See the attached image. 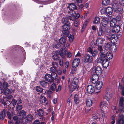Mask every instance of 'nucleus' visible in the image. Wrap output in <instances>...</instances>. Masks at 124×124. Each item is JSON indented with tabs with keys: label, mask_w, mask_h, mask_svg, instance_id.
<instances>
[{
	"label": "nucleus",
	"mask_w": 124,
	"mask_h": 124,
	"mask_svg": "<svg viewBox=\"0 0 124 124\" xmlns=\"http://www.w3.org/2000/svg\"><path fill=\"white\" fill-rule=\"evenodd\" d=\"M100 107L101 108V111L104 112L105 109L107 106V102L105 101L101 102L100 103Z\"/></svg>",
	"instance_id": "15"
},
{
	"label": "nucleus",
	"mask_w": 124,
	"mask_h": 124,
	"mask_svg": "<svg viewBox=\"0 0 124 124\" xmlns=\"http://www.w3.org/2000/svg\"><path fill=\"white\" fill-rule=\"evenodd\" d=\"M69 9L70 10V12L73 13L75 12L74 10L77 9L76 6L74 3H71L68 6Z\"/></svg>",
	"instance_id": "22"
},
{
	"label": "nucleus",
	"mask_w": 124,
	"mask_h": 124,
	"mask_svg": "<svg viewBox=\"0 0 124 124\" xmlns=\"http://www.w3.org/2000/svg\"><path fill=\"white\" fill-rule=\"evenodd\" d=\"M6 113H7L8 118L9 119L11 120L12 116L13 115H12L9 112L7 111L6 110L4 109L0 113V119L1 120H3L6 116Z\"/></svg>",
	"instance_id": "4"
},
{
	"label": "nucleus",
	"mask_w": 124,
	"mask_h": 124,
	"mask_svg": "<svg viewBox=\"0 0 124 124\" xmlns=\"http://www.w3.org/2000/svg\"><path fill=\"white\" fill-rule=\"evenodd\" d=\"M62 23L64 24H70V23L69 21V19L67 18H63L61 21Z\"/></svg>",
	"instance_id": "33"
},
{
	"label": "nucleus",
	"mask_w": 124,
	"mask_h": 124,
	"mask_svg": "<svg viewBox=\"0 0 124 124\" xmlns=\"http://www.w3.org/2000/svg\"><path fill=\"white\" fill-rule=\"evenodd\" d=\"M61 46L59 43H57L55 46V47L56 48H60L61 47Z\"/></svg>",
	"instance_id": "63"
},
{
	"label": "nucleus",
	"mask_w": 124,
	"mask_h": 124,
	"mask_svg": "<svg viewBox=\"0 0 124 124\" xmlns=\"http://www.w3.org/2000/svg\"><path fill=\"white\" fill-rule=\"evenodd\" d=\"M2 83L0 82V94L3 93L4 91V89L3 87H2Z\"/></svg>",
	"instance_id": "58"
},
{
	"label": "nucleus",
	"mask_w": 124,
	"mask_h": 124,
	"mask_svg": "<svg viewBox=\"0 0 124 124\" xmlns=\"http://www.w3.org/2000/svg\"><path fill=\"white\" fill-rule=\"evenodd\" d=\"M45 80L48 82H53V80L51 78V75L49 74H46L45 76Z\"/></svg>",
	"instance_id": "25"
},
{
	"label": "nucleus",
	"mask_w": 124,
	"mask_h": 124,
	"mask_svg": "<svg viewBox=\"0 0 124 124\" xmlns=\"http://www.w3.org/2000/svg\"><path fill=\"white\" fill-rule=\"evenodd\" d=\"M80 60L78 58L74 60L72 64V67L73 68H75L79 65Z\"/></svg>",
	"instance_id": "12"
},
{
	"label": "nucleus",
	"mask_w": 124,
	"mask_h": 124,
	"mask_svg": "<svg viewBox=\"0 0 124 124\" xmlns=\"http://www.w3.org/2000/svg\"><path fill=\"white\" fill-rule=\"evenodd\" d=\"M121 92V95L124 96V88H122ZM118 106L124 107V96L120 97L118 103Z\"/></svg>",
	"instance_id": "9"
},
{
	"label": "nucleus",
	"mask_w": 124,
	"mask_h": 124,
	"mask_svg": "<svg viewBox=\"0 0 124 124\" xmlns=\"http://www.w3.org/2000/svg\"><path fill=\"white\" fill-rule=\"evenodd\" d=\"M108 20V18H103L102 20L101 25V26H105L106 27H107V25L109 21Z\"/></svg>",
	"instance_id": "24"
},
{
	"label": "nucleus",
	"mask_w": 124,
	"mask_h": 124,
	"mask_svg": "<svg viewBox=\"0 0 124 124\" xmlns=\"http://www.w3.org/2000/svg\"><path fill=\"white\" fill-rule=\"evenodd\" d=\"M98 63H101L104 68H106L108 66L109 64V61L108 59H105L102 61V62H98Z\"/></svg>",
	"instance_id": "20"
},
{
	"label": "nucleus",
	"mask_w": 124,
	"mask_h": 124,
	"mask_svg": "<svg viewBox=\"0 0 124 124\" xmlns=\"http://www.w3.org/2000/svg\"><path fill=\"white\" fill-rule=\"evenodd\" d=\"M83 61L84 63H92L93 62V58L92 55L87 53L85 54L84 56Z\"/></svg>",
	"instance_id": "6"
},
{
	"label": "nucleus",
	"mask_w": 124,
	"mask_h": 124,
	"mask_svg": "<svg viewBox=\"0 0 124 124\" xmlns=\"http://www.w3.org/2000/svg\"><path fill=\"white\" fill-rule=\"evenodd\" d=\"M22 108V106L21 105L17 103L16 107V110L17 112L20 111Z\"/></svg>",
	"instance_id": "39"
},
{
	"label": "nucleus",
	"mask_w": 124,
	"mask_h": 124,
	"mask_svg": "<svg viewBox=\"0 0 124 124\" xmlns=\"http://www.w3.org/2000/svg\"><path fill=\"white\" fill-rule=\"evenodd\" d=\"M69 36H67L69 38V41L71 42L73 41L74 39V36L73 35H71V34H69Z\"/></svg>",
	"instance_id": "52"
},
{
	"label": "nucleus",
	"mask_w": 124,
	"mask_h": 124,
	"mask_svg": "<svg viewBox=\"0 0 124 124\" xmlns=\"http://www.w3.org/2000/svg\"><path fill=\"white\" fill-rule=\"evenodd\" d=\"M107 27L100 25L98 31H97L98 36H103L108 33Z\"/></svg>",
	"instance_id": "5"
},
{
	"label": "nucleus",
	"mask_w": 124,
	"mask_h": 124,
	"mask_svg": "<svg viewBox=\"0 0 124 124\" xmlns=\"http://www.w3.org/2000/svg\"><path fill=\"white\" fill-rule=\"evenodd\" d=\"M33 116L31 114L27 115L26 117L29 122H31L32 120Z\"/></svg>",
	"instance_id": "42"
},
{
	"label": "nucleus",
	"mask_w": 124,
	"mask_h": 124,
	"mask_svg": "<svg viewBox=\"0 0 124 124\" xmlns=\"http://www.w3.org/2000/svg\"><path fill=\"white\" fill-rule=\"evenodd\" d=\"M56 88V85L55 84L53 83L51 85L50 89L52 91H54Z\"/></svg>",
	"instance_id": "49"
},
{
	"label": "nucleus",
	"mask_w": 124,
	"mask_h": 124,
	"mask_svg": "<svg viewBox=\"0 0 124 124\" xmlns=\"http://www.w3.org/2000/svg\"><path fill=\"white\" fill-rule=\"evenodd\" d=\"M86 91L89 93H92L94 92V87L91 85H89L87 87Z\"/></svg>",
	"instance_id": "18"
},
{
	"label": "nucleus",
	"mask_w": 124,
	"mask_h": 124,
	"mask_svg": "<svg viewBox=\"0 0 124 124\" xmlns=\"http://www.w3.org/2000/svg\"><path fill=\"white\" fill-rule=\"evenodd\" d=\"M74 24L75 27H78V26L80 24V22L79 21L77 20H75L74 21Z\"/></svg>",
	"instance_id": "45"
},
{
	"label": "nucleus",
	"mask_w": 124,
	"mask_h": 124,
	"mask_svg": "<svg viewBox=\"0 0 124 124\" xmlns=\"http://www.w3.org/2000/svg\"><path fill=\"white\" fill-rule=\"evenodd\" d=\"M52 116L51 117V120L52 122H53L54 120V118H55V113L54 111H53L52 112Z\"/></svg>",
	"instance_id": "59"
},
{
	"label": "nucleus",
	"mask_w": 124,
	"mask_h": 124,
	"mask_svg": "<svg viewBox=\"0 0 124 124\" xmlns=\"http://www.w3.org/2000/svg\"><path fill=\"white\" fill-rule=\"evenodd\" d=\"M51 78L53 79V81L54 79H56L57 77V74L55 72H52L51 74Z\"/></svg>",
	"instance_id": "37"
},
{
	"label": "nucleus",
	"mask_w": 124,
	"mask_h": 124,
	"mask_svg": "<svg viewBox=\"0 0 124 124\" xmlns=\"http://www.w3.org/2000/svg\"><path fill=\"white\" fill-rule=\"evenodd\" d=\"M59 42L63 46V49H65L66 47L65 44L66 43V40L65 38L63 37H62L59 39Z\"/></svg>",
	"instance_id": "23"
},
{
	"label": "nucleus",
	"mask_w": 124,
	"mask_h": 124,
	"mask_svg": "<svg viewBox=\"0 0 124 124\" xmlns=\"http://www.w3.org/2000/svg\"><path fill=\"white\" fill-rule=\"evenodd\" d=\"M112 44L109 42H107L106 43L105 48L106 50H110L111 48Z\"/></svg>",
	"instance_id": "32"
},
{
	"label": "nucleus",
	"mask_w": 124,
	"mask_h": 124,
	"mask_svg": "<svg viewBox=\"0 0 124 124\" xmlns=\"http://www.w3.org/2000/svg\"><path fill=\"white\" fill-rule=\"evenodd\" d=\"M87 51L92 55L93 58H95L98 54V52L97 50H94L90 47H89L87 49Z\"/></svg>",
	"instance_id": "10"
},
{
	"label": "nucleus",
	"mask_w": 124,
	"mask_h": 124,
	"mask_svg": "<svg viewBox=\"0 0 124 124\" xmlns=\"http://www.w3.org/2000/svg\"><path fill=\"white\" fill-rule=\"evenodd\" d=\"M93 101L90 99H88L86 101V106L90 107L93 104Z\"/></svg>",
	"instance_id": "31"
},
{
	"label": "nucleus",
	"mask_w": 124,
	"mask_h": 124,
	"mask_svg": "<svg viewBox=\"0 0 124 124\" xmlns=\"http://www.w3.org/2000/svg\"><path fill=\"white\" fill-rule=\"evenodd\" d=\"M119 4L122 6H124V0H120Z\"/></svg>",
	"instance_id": "62"
},
{
	"label": "nucleus",
	"mask_w": 124,
	"mask_h": 124,
	"mask_svg": "<svg viewBox=\"0 0 124 124\" xmlns=\"http://www.w3.org/2000/svg\"><path fill=\"white\" fill-rule=\"evenodd\" d=\"M59 64L61 66H62L63 64V60L62 59H60L59 61Z\"/></svg>",
	"instance_id": "60"
},
{
	"label": "nucleus",
	"mask_w": 124,
	"mask_h": 124,
	"mask_svg": "<svg viewBox=\"0 0 124 124\" xmlns=\"http://www.w3.org/2000/svg\"><path fill=\"white\" fill-rule=\"evenodd\" d=\"M59 53L57 51L54 52L53 55L52 56V58L54 60L57 61L59 59Z\"/></svg>",
	"instance_id": "19"
},
{
	"label": "nucleus",
	"mask_w": 124,
	"mask_h": 124,
	"mask_svg": "<svg viewBox=\"0 0 124 124\" xmlns=\"http://www.w3.org/2000/svg\"><path fill=\"white\" fill-rule=\"evenodd\" d=\"M37 112L38 115L40 117V119H41L42 121H44L45 119L43 116L44 114V110L41 108H40L39 109H37Z\"/></svg>",
	"instance_id": "11"
},
{
	"label": "nucleus",
	"mask_w": 124,
	"mask_h": 124,
	"mask_svg": "<svg viewBox=\"0 0 124 124\" xmlns=\"http://www.w3.org/2000/svg\"><path fill=\"white\" fill-rule=\"evenodd\" d=\"M100 18L98 16H96L93 21V24H98L100 23Z\"/></svg>",
	"instance_id": "29"
},
{
	"label": "nucleus",
	"mask_w": 124,
	"mask_h": 124,
	"mask_svg": "<svg viewBox=\"0 0 124 124\" xmlns=\"http://www.w3.org/2000/svg\"><path fill=\"white\" fill-rule=\"evenodd\" d=\"M39 101L40 103L43 104L45 106L47 105L48 103L46 98L42 95L39 98Z\"/></svg>",
	"instance_id": "13"
},
{
	"label": "nucleus",
	"mask_w": 124,
	"mask_h": 124,
	"mask_svg": "<svg viewBox=\"0 0 124 124\" xmlns=\"http://www.w3.org/2000/svg\"><path fill=\"white\" fill-rule=\"evenodd\" d=\"M101 8V10H100V12L102 14H105L106 13V8H105L104 7H102Z\"/></svg>",
	"instance_id": "51"
},
{
	"label": "nucleus",
	"mask_w": 124,
	"mask_h": 124,
	"mask_svg": "<svg viewBox=\"0 0 124 124\" xmlns=\"http://www.w3.org/2000/svg\"><path fill=\"white\" fill-rule=\"evenodd\" d=\"M119 108L120 112L117 123L118 124H124V107H119Z\"/></svg>",
	"instance_id": "3"
},
{
	"label": "nucleus",
	"mask_w": 124,
	"mask_h": 124,
	"mask_svg": "<svg viewBox=\"0 0 124 124\" xmlns=\"http://www.w3.org/2000/svg\"><path fill=\"white\" fill-rule=\"evenodd\" d=\"M116 22L115 19L114 18L112 19L111 20L110 22V27H113L115 26L116 25Z\"/></svg>",
	"instance_id": "30"
},
{
	"label": "nucleus",
	"mask_w": 124,
	"mask_h": 124,
	"mask_svg": "<svg viewBox=\"0 0 124 124\" xmlns=\"http://www.w3.org/2000/svg\"><path fill=\"white\" fill-rule=\"evenodd\" d=\"M96 82L97 83L95 85L96 89L97 90H100L102 86V82L101 81H99Z\"/></svg>",
	"instance_id": "26"
},
{
	"label": "nucleus",
	"mask_w": 124,
	"mask_h": 124,
	"mask_svg": "<svg viewBox=\"0 0 124 124\" xmlns=\"http://www.w3.org/2000/svg\"><path fill=\"white\" fill-rule=\"evenodd\" d=\"M9 100V99L8 97H6L4 98L2 100V103L4 106L6 105L7 104L6 102Z\"/></svg>",
	"instance_id": "35"
},
{
	"label": "nucleus",
	"mask_w": 124,
	"mask_h": 124,
	"mask_svg": "<svg viewBox=\"0 0 124 124\" xmlns=\"http://www.w3.org/2000/svg\"><path fill=\"white\" fill-rule=\"evenodd\" d=\"M104 98L107 101H109L110 99V96L109 94H106L104 96Z\"/></svg>",
	"instance_id": "55"
},
{
	"label": "nucleus",
	"mask_w": 124,
	"mask_h": 124,
	"mask_svg": "<svg viewBox=\"0 0 124 124\" xmlns=\"http://www.w3.org/2000/svg\"><path fill=\"white\" fill-rule=\"evenodd\" d=\"M13 120L15 121L14 124H20V122L18 119V118L17 116H14L13 118Z\"/></svg>",
	"instance_id": "36"
},
{
	"label": "nucleus",
	"mask_w": 124,
	"mask_h": 124,
	"mask_svg": "<svg viewBox=\"0 0 124 124\" xmlns=\"http://www.w3.org/2000/svg\"><path fill=\"white\" fill-rule=\"evenodd\" d=\"M40 122L38 120H36L34 122L33 124H40Z\"/></svg>",
	"instance_id": "64"
},
{
	"label": "nucleus",
	"mask_w": 124,
	"mask_h": 124,
	"mask_svg": "<svg viewBox=\"0 0 124 124\" xmlns=\"http://www.w3.org/2000/svg\"><path fill=\"white\" fill-rule=\"evenodd\" d=\"M55 63H56L53 62L52 63V65L53 66L50 68L51 71L52 72H55L57 70L56 69V67L54 66V65Z\"/></svg>",
	"instance_id": "40"
},
{
	"label": "nucleus",
	"mask_w": 124,
	"mask_h": 124,
	"mask_svg": "<svg viewBox=\"0 0 124 124\" xmlns=\"http://www.w3.org/2000/svg\"><path fill=\"white\" fill-rule=\"evenodd\" d=\"M110 1V0H103L102 4L105 6L109 4Z\"/></svg>",
	"instance_id": "46"
},
{
	"label": "nucleus",
	"mask_w": 124,
	"mask_h": 124,
	"mask_svg": "<svg viewBox=\"0 0 124 124\" xmlns=\"http://www.w3.org/2000/svg\"><path fill=\"white\" fill-rule=\"evenodd\" d=\"M113 27L112 32L114 33H118L120 31V27L117 24Z\"/></svg>",
	"instance_id": "21"
},
{
	"label": "nucleus",
	"mask_w": 124,
	"mask_h": 124,
	"mask_svg": "<svg viewBox=\"0 0 124 124\" xmlns=\"http://www.w3.org/2000/svg\"><path fill=\"white\" fill-rule=\"evenodd\" d=\"M115 19H116V21L117 22V21H120L121 19V18L120 16H118L116 17V18Z\"/></svg>",
	"instance_id": "61"
},
{
	"label": "nucleus",
	"mask_w": 124,
	"mask_h": 124,
	"mask_svg": "<svg viewBox=\"0 0 124 124\" xmlns=\"http://www.w3.org/2000/svg\"><path fill=\"white\" fill-rule=\"evenodd\" d=\"M35 89L37 92L40 93H42L43 90V88L39 86H36Z\"/></svg>",
	"instance_id": "41"
},
{
	"label": "nucleus",
	"mask_w": 124,
	"mask_h": 124,
	"mask_svg": "<svg viewBox=\"0 0 124 124\" xmlns=\"http://www.w3.org/2000/svg\"><path fill=\"white\" fill-rule=\"evenodd\" d=\"M121 83L120 82L119 83L118 88H121L122 87V85L123 84L124 82V76H123L121 79Z\"/></svg>",
	"instance_id": "44"
},
{
	"label": "nucleus",
	"mask_w": 124,
	"mask_h": 124,
	"mask_svg": "<svg viewBox=\"0 0 124 124\" xmlns=\"http://www.w3.org/2000/svg\"><path fill=\"white\" fill-rule=\"evenodd\" d=\"M107 39L111 41V43L114 44L116 43L117 41V40H116L115 37L114 35L113 34L111 36H109L108 37H107Z\"/></svg>",
	"instance_id": "16"
},
{
	"label": "nucleus",
	"mask_w": 124,
	"mask_h": 124,
	"mask_svg": "<svg viewBox=\"0 0 124 124\" xmlns=\"http://www.w3.org/2000/svg\"><path fill=\"white\" fill-rule=\"evenodd\" d=\"M64 54L67 57L70 58L72 56V54L70 51L68 52L66 50H65L64 52Z\"/></svg>",
	"instance_id": "34"
},
{
	"label": "nucleus",
	"mask_w": 124,
	"mask_h": 124,
	"mask_svg": "<svg viewBox=\"0 0 124 124\" xmlns=\"http://www.w3.org/2000/svg\"><path fill=\"white\" fill-rule=\"evenodd\" d=\"M96 40L97 45H101L102 44L103 42L105 41V39L104 38L97 37Z\"/></svg>",
	"instance_id": "17"
},
{
	"label": "nucleus",
	"mask_w": 124,
	"mask_h": 124,
	"mask_svg": "<svg viewBox=\"0 0 124 124\" xmlns=\"http://www.w3.org/2000/svg\"><path fill=\"white\" fill-rule=\"evenodd\" d=\"M98 46L97 49L99 51H100V53H101V52L103 51L102 47V45H97Z\"/></svg>",
	"instance_id": "54"
},
{
	"label": "nucleus",
	"mask_w": 124,
	"mask_h": 124,
	"mask_svg": "<svg viewBox=\"0 0 124 124\" xmlns=\"http://www.w3.org/2000/svg\"><path fill=\"white\" fill-rule=\"evenodd\" d=\"M79 80L78 78L75 77L73 79L72 84L70 86V90L71 93L73 91L78 90L79 88L78 83Z\"/></svg>",
	"instance_id": "2"
},
{
	"label": "nucleus",
	"mask_w": 124,
	"mask_h": 124,
	"mask_svg": "<svg viewBox=\"0 0 124 124\" xmlns=\"http://www.w3.org/2000/svg\"><path fill=\"white\" fill-rule=\"evenodd\" d=\"M22 121L23 123L25 124H26L29 122L26 117L22 119Z\"/></svg>",
	"instance_id": "56"
},
{
	"label": "nucleus",
	"mask_w": 124,
	"mask_h": 124,
	"mask_svg": "<svg viewBox=\"0 0 124 124\" xmlns=\"http://www.w3.org/2000/svg\"><path fill=\"white\" fill-rule=\"evenodd\" d=\"M39 83L42 87H45L47 85V83L44 81H40Z\"/></svg>",
	"instance_id": "43"
},
{
	"label": "nucleus",
	"mask_w": 124,
	"mask_h": 124,
	"mask_svg": "<svg viewBox=\"0 0 124 124\" xmlns=\"http://www.w3.org/2000/svg\"><path fill=\"white\" fill-rule=\"evenodd\" d=\"M70 24H64L62 26L63 29L62 32L64 35L66 36H69V31L70 28Z\"/></svg>",
	"instance_id": "8"
},
{
	"label": "nucleus",
	"mask_w": 124,
	"mask_h": 124,
	"mask_svg": "<svg viewBox=\"0 0 124 124\" xmlns=\"http://www.w3.org/2000/svg\"><path fill=\"white\" fill-rule=\"evenodd\" d=\"M106 57L109 59H111L113 56V55L110 52H108L106 53Z\"/></svg>",
	"instance_id": "38"
},
{
	"label": "nucleus",
	"mask_w": 124,
	"mask_h": 124,
	"mask_svg": "<svg viewBox=\"0 0 124 124\" xmlns=\"http://www.w3.org/2000/svg\"><path fill=\"white\" fill-rule=\"evenodd\" d=\"M113 9L111 7H108L106 8V10H105L106 14L108 16L111 15L112 13Z\"/></svg>",
	"instance_id": "27"
},
{
	"label": "nucleus",
	"mask_w": 124,
	"mask_h": 124,
	"mask_svg": "<svg viewBox=\"0 0 124 124\" xmlns=\"http://www.w3.org/2000/svg\"><path fill=\"white\" fill-rule=\"evenodd\" d=\"M92 118L93 119V120L95 122L97 121V119H98V117L97 115L95 114H93V115Z\"/></svg>",
	"instance_id": "53"
},
{
	"label": "nucleus",
	"mask_w": 124,
	"mask_h": 124,
	"mask_svg": "<svg viewBox=\"0 0 124 124\" xmlns=\"http://www.w3.org/2000/svg\"><path fill=\"white\" fill-rule=\"evenodd\" d=\"M102 69L99 66L96 67L92 72V76L91 81L93 84H95L99 80V76L100 75L102 71Z\"/></svg>",
	"instance_id": "1"
},
{
	"label": "nucleus",
	"mask_w": 124,
	"mask_h": 124,
	"mask_svg": "<svg viewBox=\"0 0 124 124\" xmlns=\"http://www.w3.org/2000/svg\"><path fill=\"white\" fill-rule=\"evenodd\" d=\"M17 101L15 99H13L12 100V105L13 106V107L12 108H14L16 104Z\"/></svg>",
	"instance_id": "48"
},
{
	"label": "nucleus",
	"mask_w": 124,
	"mask_h": 124,
	"mask_svg": "<svg viewBox=\"0 0 124 124\" xmlns=\"http://www.w3.org/2000/svg\"><path fill=\"white\" fill-rule=\"evenodd\" d=\"M112 7L115 12H118L120 14L123 13V8L117 3H114L112 5Z\"/></svg>",
	"instance_id": "7"
},
{
	"label": "nucleus",
	"mask_w": 124,
	"mask_h": 124,
	"mask_svg": "<svg viewBox=\"0 0 124 124\" xmlns=\"http://www.w3.org/2000/svg\"><path fill=\"white\" fill-rule=\"evenodd\" d=\"M10 89L8 88L6 89L4 91V93L6 95H8L10 93Z\"/></svg>",
	"instance_id": "50"
},
{
	"label": "nucleus",
	"mask_w": 124,
	"mask_h": 124,
	"mask_svg": "<svg viewBox=\"0 0 124 124\" xmlns=\"http://www.w3.org/2000/svg\"><path fill=\"white\" fill-rule=\"evenodd\" d=\"M80 98L79 95L78 94H75L74 96V101L75 104H78L80 102Z\"/></svg>",
	"instance_id": "28"
},
{
	"label": "nucleus",
	"mask_w": 124,
	"mask_h": 124,
	"mask_svg": "<svg viewBox=\"0 0 124 124\" xmlns=\"http://www.w3.org/2000/svg\"><path fill=\"white\" fill-rule=\"evenodd\" d=\"M19 115L21 116H26V112L24 110L20 111Z\"/></svg>",
	"instance_id": "47"
},
{
	"label": "nucleus",
	"mask_w": 124,
	"mask_h": 124,
	"mask_svg": "<svg viewBox=\"0 0 124 124\" xmlns=\"http://www.w3.org/2000/svg\"><path fill=\"white\" fill-rule=\"evenodd\" d=\"M106 57V54H105L104 52H101L100 54V57L98 59L97 62H102V61L105 59V58Z\"/></svg>",
	"instance_id": "14"
},
{
	"label": "nucleus",
	"mask_w": 124,
	"mask_h": 124,
	"mask_svg": "<svg viewBox=\"0 0 124 124\" xmlns=\"http://www.w3.org/2000/svg\"><path fill=\"white\" fill-rule=\"evenodd\" d=\"M8 86V84L5 82H4L2 86V87H3L4 88H5L7 87Z\"/></svg>",
	"instance_id": "57"
}]
</instances>
